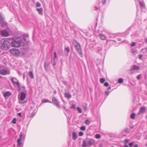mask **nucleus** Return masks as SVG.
Returning <instances> with one entry per match:
<instances>
[{"label": "nucleus", "mask_w": 147, "mask_h": 147, "mask_svg": "<svg viewBox=\"0 0 147 147\" xmlns=\"http://www.w3.org/2000/svg\"><path fill=\"white\" fill-rule=\"evenodd\" d=\"M131 52L133 54H136L137 53L136 49H132Z\"/></svg>", "instance_id": "4be33fe9"}, {"label": "nucleus", "mask_w": 147, "mask_h": 147, "mask_svg": "<svg viewBox=\"0 0 147 147\" xmlns=\"http://www.w3.org/2000/svg\"><path fill=\"white\" fill-rule=\"evenodd\" d=\"M18 115L19 117H21V114L20 113H18Z\"/></svg>", "instance_id": "3c124183"}, {"label": "nucleus", "mask_w": 147, "mask_h": 147, "mask_svg": "<svg viewBox=\"0 0 147 147\" xmlns=\"http://www.w3.org/2000/svg\"><path fill=\"white\" fill-rule=\"evenodd\" d=\"M4 96L6 98L9 97L12 94L9 91H6L3 93Z\"/></svg>", "instance_id": "9b49d317"}, {"label": "nucleus", "mask_w": 147, "mask_h": 147, "mask_svg": "<svg viewBox=\"0 0 147 147\" xmlns=\"http://www.w3.org/2000/svg\"><path fill=\"white\" fill-rule=\"evenodd\" d=\"M77 110L78 111V112L79 113H81L82 112V110H81V109L80 108V107H77Z\"/></svg>", "instance_id": "2f4dec72"}, {"label": "nucleus", "mask_w": 147, "mask_h": 147, "mask_svg": "<svg viewBox=\"0 0 147 147\" xmlns=\"http://www.w3.org/2000/svg\"><path fill=\"white\" fill-rule=\"evenodd\" d=\"M36 6L37 7H40L41 6V4L39 2H38L36 3Z\"/></svg>", "instance_id": "4c0bfd02"}, {"label": "nucleus", "mask_w": 147, "mask_h": 147, "mask_svg": "<svg viewBox=\"0 0 147 147\" xmlns=\"http://www.w3.org/2000/svg\"><path fill=\"white\" fill-rule=\"evenodd\" d=\"M88 146V140H83V143L82 145V147H86Z\"/></svg>", "instance_id": "f8f14e48"}, {"label": "nucleus", "mask_w": 147, "mask_h": 147, "mask_svg": "<svg viewBox=\"0 0 147 147\" xmlns=\"http://www.w3.org/2000/svg\"><path fill=\"white\" fill-rule=\"evenodd\" d=\"M10 42L8 40H5L1 45V48L4 50H8L11 46Z\"/></svg>", "instance_id": "f03ea898"}, {"label": "nucleus", "mask_w": 147, "mask_h": 147, "mask_svg": "<svg viewBox=\"0 0 147 147\" xmlns=\"http://www.w3.org/2000/svg\"><path fill=\"white\" fill-rule=\"evenodd\" d=\"M11 81L13 84L14 86L17 85L18 88L20 89V85L17 79L14 77L13 78L11 79Z\"/></svg>", "instance_id": "39448f33"}, {"label": "nucleus", "mask_w": 147, "mask_h": 147, "mask_svg": "<svg viewBox=\"0 0 147 147\" xmlns=\"http://www.w3.org/2000/svg\"><path fill=\"white\" fill-rule=\"evenodd\" d=\"M90 122L89 120H86L85 121V123L86 125H89L90 124Z\"/></svg>", "instance_id": "f704fd0d"}, {"label": "nucleus", "mask_w": 147, "mask_h": 147, "mask_svg": "<svg viewBox=\"0 0 147 147\" xmlns=\"http://www.w3.org/2000/svg\"><path fill=\"white\" fill-rule=\"evenodd\" d=\"M100 82L101 83H103L105 81V79L104 78H101L100 79Z\"/></svg>", "instance_id": "cd10ccee"}, {"label": "nucleus", "mask_w": 147, "mask_h": 147, "mask_svg": "<svg viewBox=\"0 0 147 147\" xmlns=\"http://www.w3.org/2000/svg\"><path fill=\"white\" fill-rule=\"evenodd\" d=\"M104 85L105 86H109V84L108 83L106 82L105 83Z\"/></svg>", "instance_id": "a18cd8bd"}, {"label": "nucleus", "mask_w": 147, "mask_h": 147, "mask_svg": "<svg viewBox=\"0 0 147 147\" xmlns=\"http://www.w3.org/2000/svg\"><path fill=\"white\" fill-rule=\"evenodd\" d=\"M111 89V86L109 87H108V89H107L108 90H110Z\"/></svg>", "instance_id": "5fc2aeb1"}, {"label": "nucleus", "mask_w": 147, "mask_h": 147, "mask_svg": "<svg viewBox=\"0 0 147 147\" xmlns=\"http://www.w3.org/2000/svg\"><path fill=\"white\" fill-rule=\"evenodd\" d=\"M80 129L81 130L84 131L86 129V127L84 126H83L80 127Z\"/></svg>", "instance_id": "e433bc0d"}, {"label": "nucleus", "mask_w": 147, "mask_h": 147, "mask_svg": "<svg viewBox=\"0 0 147 147\" xmlns=\"http://www.w3.org/2000/svg\"><path fill=\"white\" fill-rule=\"evenodd\" d=\"M96 8V9L97 10L98 9V7H95Z\"/></svg>", "instance_id": "338daca9"}, {"label": "nucleus", "mask_w": 147, "mask_h": 147, "mask_svg": "<svg viewBox=\"0 0 147 147\" xmlns=\"http://www.w3.org/2000/svg\"><path fill=\"white\" fill-rule=\"evenodd\" d=\"M146 109L145 107H142L140 110V113H144L145 112Z\"/></svg>", "instance_id": "412c9836"}, {"label": "nucleus", "mask_w": 147, "mask_h": 147, "mask_svg": "<svg viewBox=\"0 0 147 147\" xmlns=\"http://www.w3.org/2000/svg\"><path fill=\"white\" fill-rule=\"evenodd\" d=\"M95 138L97 139H98L100 138L101 136L99 134H96L95 136Z\"/></svg>", "instance_id": "473e14b6"}, {"label": "nucleus", "mask_w": 147, "mask_h": 147, "mask_svg": "<svg viewBox=\"0 0 147 147\" xmlns=\"http://www.w3.org/2000/svg\"><path fill=\"white\" fill-rule=\"evenodd\" d=\"M42 102L43 103H45L46 102H49L50 103H51V102L49 101L48 99H43L42 100Z\"/></svg>", "instance_id": "393cba45"}, {"label": "nucleus", "mask_w": 147, "mask_h": 147, "mask_svg": "<svg viewBox=\"0 0 147 147\" xmlns=\"http://www.w3.org/2000/svg\"><path fill=\"white\" fill-rule=\"evenodd\" d=\"M29 77H30V78L33 79L34 78V76L33 74V72L32 71H30L29 73Z\"/></svg>", "instance_id": "aec40b11"}, {"label": "nucleus", "mask_w": 147, "mask_h": 147, "mask_svg": "<svg viewBox=\"0 0 147 147\" xmlns=\"http://www.w3.org/2000/svg\"><path fill=\"white\" fill-rule=\"evenodd\" d=\"M134 144V142H132L129 143V146L130 147H132L133 146V145Z\"/></svg>", "instance_id": "a19ab883"}, {"label": "nucleus", "mask_w": 147, "mask_h": 147, "mask_svg": "<svg viewBox=\"0 0 147 147\" xmlns=\"http://www.w3.org/2000/svg\"><path fill=\"white\" fill-rule=\"evenodd\" d=\"M25 78V76H24H24H23V78Z\"/></svg>", "instance_id": "69168bd1"}, {"label": "nucleus", "mask_w": 147, "mask_h": 147, "mask_svg": "<svg viewBox=\"0 0 147 147\" xmlns=\"http://www.w3.org/2000/svg\"><path fill=\"white\" fill-rule=\"evenodd\" d=\"M22 133H21L20 134V138H21V139H22Z\"/></svg>", "instance_id": "8fccbe9b"}, {"label": "nucleus", "mask_w": 147, "mask_h": 147, "mask_svg": "<svg viewBox=\"0 0 147 147\" xmlns=\"http://www.w3.org/2000/svg\"><path fill=\"white\" fill-rule=\"evenodd\" d=\"M2 43V41L1 40H0V45H1Z\"/></svg>", "instance_id": "13d9d810"}, {"label": "nucleus", "mask_w": 147, "mask_h": 147, "mask_svg": "<svg viewBox=\"0 0 147 147\" xmlns=\"http://www.w3.org/2000/svg\"><path fill=\"white\" fill-rule=\"evenodd\" d=\"M106 1V0H102V2L103 4H104Z\"/></svg>", "instance_id": "de8ad7c7"}, {"label": "nucleus", "mask_w": 147, "mask_h": 147, "mask_svg": "<svg viewBox=\"0 0 147 147\" xmlns=\"http://www.w3.org/2000/svg\"><path fill=\"white\" fill-rule=\"evenodd\" d=\"M36 10L38 12V13L40 15L42 16L43 15V9L42 8H37Z\"/></svg>", "instance_id": "4468645a"}, {"label": "nucleus", "mask_w": 147, "mask_h": 147, "mask_svg": "<svg viewBox=\"0 0 147 147\" xmlns=\"http://www.w3.org/2000/svg\"><path fill=\"white\" fill-rule=\"evenodd\" d=\"M52 101L58 107H59V103L58 100L55 97H53L52 99Z\"/></svg>", "instance_id": "1a4fd4ad"}, {"label": "nucleus", "mask_w": 147, "mask_h": 147, "mask_svg": "<svg viewBox=\"0 0 147 147\" xmlns=\"http://www.w3.org/2000/svg\"><path fill=\"white\" fill-rule=\"evenodd\" d=\"M74 43V45L75 47L76 48L78 52L80 55H82L83 53L80 44L76 41H75Z\"/></svg>", "instance_id": "7ed1b4c3"}, {"label": "nucleus", "mask_w": 147, "mask_h": 147, "mask_svg": "<svg viewBox=\"0 0 147 147\" xmlns=\"http://www.w3.org/2000/svg\"><path fill=\"white\" fill-rule=\"evenodd\" d=\"M55 64L56 63L55 62H54L53 64V66H55Z\"/></svg>", "instance_id": "680f3d73"}, {"label": "nucleus", "mask_w": 147, "mask_h": 147, "mask_svg": "<svg viewBox=\"0 0 147 147\" xmlns=\"http://www.w3.org/2000/svg\"><path fill=\"white\" fill-rule=\"evenodd\" d=\"M49 65L47 63H45L44 65V67L45 68V69L47 71L48 70V67Z\"/></svg>", "instance_id": "bb28decb"}, {"label": "nucleus", "mask_w": 147, "mask_h": 147, "mask_svg": "<svg viewBox=\"0 0 147 147\" xmlns=\"http://www.w3.org/2000/svg\"><path fill=\"white\" fill-rule=\"evenodd\" d=\"M65 97L68 98H70L71 97V95L69 93H65Z\"/></svg>", "instance_id": "5701e85b"}, {"label": "nucleus", "mask_w": 147, "mask_h": 147, "mask_svg": "<svg viewBox=\"0 0 147 147\" xmlns=\"http://www.w3.org/2000/svg\"><path fill=\"white\" fill-rule=\"evenodd\" d=\"M26 96V93L22 92L21 93L20 96V100L21 101L24 100Z\"/></svg>", "instance_id": "9d476101"}, {"label": "nucleus", "mask_w": 147, "mask_h": 147, "mask_svg": "<svg viewBox=\"0 0 147 147\" xmlns=\"http://www.w3.org/2000/svg\"><path fill=\"white\" fill-rule=\"evenodd\" d=\"M136 45V43L135 42H133L132 43L131 45V46L132 47Z\"/></svg>", "instance_id": "49530a36"}, {"label": "nucleus", "mask_w": 147, "mask_h": 147, "mask_svg": "<svg viewBox=\"0 0 147 147\" xmlns=\"http://www.w3.org/2000/svg\"><path fill=\"white\" fill-rule=\"evenodd\" d=\"M141 51L142 52V53L146 55H147V47L144 49H142Z\"/></svg>", "instance_id": "2eb2a0df"}, {"label": "nucleus", "mask_w": 147, "mask_h": 147, "mask_svg": "<svg viewBox=\"0 0 147 147\" xmlns=\"http://www.w3.org/2000/svg\"><path fill=\"white\" fill-rule=\"evenodd\" d=\"M23 39L25 41H26V38H23Z\"/></svg>", "instance_id": "0e129e2a"}, {"label": "nucleus", "mask_w": 147, "mask_h": 147, "mask_svg": "<svg viewBox=\"0 0 147 147\" xmlns=\"http://www.w3.org/2000/svg\"><path fill=\"white\" fill-rule=\"evenodd\" d=\"M99 36L102 40H105L106 38V36L102 34H100Z\"/></svg>", "instance_id": "a211bd4d"}, {"label": "nucleus", "mask_w": 147, "mask_h": 147, "mask_svg": "<svg viewBox=\"0 0 147 147\" xmlns=\"http://www.w3.org/2000/svg\"><path fill=\"white\" fill-rule=\"evenodd\" d=\"M54 60H55V59L57 57V56L56 53L55 52H54Z\"/></svg>", "instance_id": "79ce46f5"}, {"label": "nucleus", "mask_w": 147, "mask_h": 147, "mask_svg": "<svg viewBox=\"0 0 147 147\" xmlns=\"http://www.w3.org/2000/svg\"><path fill=\"white\" fill-rule=\"evenodd\" d=\"M109 37L111 38H114L115 37V35L114 34H110Z\"/></svg>", "instance_id": "c85d7f7f"}, {"label": "nucleus", "mask_w": 147, "mask_h": 147, "mask_svg": "<svg viewBox=\"0 0 147 147\" xmlns=\"http://www.w3.org/2000/svg\"><path fill=\"white\" fill-rule=\"evenodd\" d=\"M10 73L9 70L5 69H2L0 70V74L2 75L9 74Z\"/></svg>", "instance_id": "6e6552de"}, {"label": "nucleus", "mask_w": 147, "mask_h": 147, "mask_svg": "<svg viewBox=\"0 0 147 147\" xmlns=\"http://www.w3.org/2000/svg\"><path fill=\"white\" fill-rule=\"evenodd\" d=\"M123 82V79L120 78H119L118 81V82L119 83H121Z\"/></svg>", "instance_id": "72a5a7b5"}, {"label": "nucleus", "mask_w": 147, "mask_h": 147, "mask_svg": "<svg viewBox=\"0 0 147 147\" xmlns=\"http://www.w3.org/2000/svg\"><path fill=\"white\" fill-rule=\"evenodd\" d=\"M34 115L32 113L31 114V116H30V117H33V116H34Z\"/></svg>", "instance_id": "4d7b16f0"}, {"label": "nucleus", "mask_w": 147, "mask_h": 147, "mask_svg": "<svg viewBox=\"0 0 147 147\" xmlns=\"http://www.w3.org/2000/svg\"><path fill=\"white\" fill-rule=\"evenodd\" d=\"M135 114L134 113H133L130 115V117L132 119H134L135 118Z\"/></svg>", "instance_id": "b1692460"}, {"label": "nucleus", "mask_w": 147, "mask_h": 147, "mask_svg": "<svg viewBox=\"0 0 147 147\" xmlns=\"http://www.w3.org/2000/svg\"><path fill=\"white\" fill-rule=\"evenodd\" d=\"M88 146H90L93 145L95 142V141L93 139H90L88 140Z\"/></svg>", "instance_id": "ddd939ff"}, {"label": "nucleus", "mask_w": 147, "mask_h": 147, "mask_svg": "<svg viewBox=\"0 0 147 147\" xmlns=\"http://www.w3.org/2000/svg\"><path fill=\"white\" fill-rule=\"evenodd\" d=\"M19 90L23 92H25L26 93L27 92V91L26 90L25 87L24 86H22L21 87H20V89L19 88Z\"/></svg>", "instance_id": "6ab92c4d"}, {"label": "nucleus", "mask_w": 147, "mask_h": 147, "mask_svg": "<svg viewBox=\"0 0 147 147\" xmlns=\"http://www.w3.org/2000/svg\"><path fill=\"white\" fill-rule=\"evenodd\" d=\"M84 109L85 110H86L87 109V107H86V104L85 105V107H84Z\"/></svg>", "instance_id": "603ef678"}, {"label": "nucleus", "mask_w": 147, "mask_h": 147, "mask_svg": "<svg viewBox=\"0 0 147 147\" xmlns=\"http://www.w3.org/2000/svg\"><path fill=\"white\" fill-rule=\"evenodd\" d=\"M56 92H56V90H54V92H53V93L54 94H56Z\"/></svg>", "instance_id": "864d4df0"}, {"label": "nucleus", "mask_w": 147, "mask_h": 147, "mask_svg": "<svg viewBox=\"0 0 147 147\" xmlns=\"http://www.w3.org/2000/svg\"><path fill=\"white\" fill-rule=\"evenodd\" d=\"M11 43V47H18L22 45L23 41L21 38L18 37L15 40L12 39Z\"/></svg>", "instance_id": "f257e3e1"}, {"label": "nucleus", "mask_w": 147, "mask_h": 147, "mask_svg": "<svg viewBox=\"0 0 147 147\" xmlns=\"http://www.w3.org/2000/svg\"><path fill=\"white\" fill-rule=\"evenodd\" d=\"M139 4L140 6L142 7H145L144 3L142 2H140L139 3Z\"/></svg>", "instance_id": "c756f323"}, {"label": "nucleus", "mask_w": 147, "mask_h": 147, "mask_svg": "<svg viewBox=\"0 0 147 147\" xmlns=\"http://www.w3.org/2000/svg\"><path fill=\"white\" fill-rule=\"evenodd\" d=\"M70 108L71 109H76V105L74 104H72V105L71 106Z\"/></svg>", "instance_id": "c9c22d12"}, {"label": "nucleus", "mask_w": 147, "mask_h": 147, "mask_svg": "<svg viewBox=\"0 0 147 147\" xmlns=\"http://www.w3.org/2000/svg\"><path fill=\"white\" fill-rule=\"evenodd\" d=\"M109 93L108 91H107L105 92V94L107 96H108L109 94Z\"/></svg>", "instance_id": "09e8293b"}, {"label": "nucleus", "mask_w": 147, "mask_h": 147, "mask_svg": "<svg viewBox=\"0 0 147 147\" xmlns=\"http://www.w3.org/2000/svg\"><path fill=\"white\" fill-rule=\"evenodd\" d=\"M65 50L67 52V55H68V53L70 51V49L69 47H67L66 48H65Z\"/></svg>", "instance_id": "a878e982"}, {"label": "nucleus", "mask_w": 147, "mask_h": 147, "mask_svg": "<svg viewBox=\"0 0 147 147\" xmlns=\"http://www.w3.org/2000/svg\"><path fill=\"white\" fill-rule=\"evenodd\" d=\"M125 147H129L127 145H125Z\"/></svg>", "instance_id": "052dcab7"}, {"label": "nucleus", "mask_w": 147, "mask_h": 147, "mask_svg": "<svg viewBox=\"0 0 147 147\" xmlns=\"http://www.w3.org/2000/svg\"><path fill=\"white\" fill-rule=\"evenodd\" d=\"M0 34L2 37H7L9 35V33L5 30L0 31Z\"/></svg>", "instance_id": "0eeeda50"}, {"label": "nucleus", "mask_w": 147, "mask_h": 147, "mask_svg": "<svg viewBox=\"0 0 147 147\" xmlns=\"http://www.w3.org/2000/svg\"><path fill=\"white\" fill-rule=\"evenodd\" d=\"M145 41L147 43V38L146 39Z\"/></svg>", "instance_id": "e2e57ef3"}, {"label": "nucleus", "mask_w": 147, "mask_h": 147, "mask_svg": "<svg viewBox=\"0 0 147 147\" xmlns=\"http://www.w3.org/2000/svg\"><path fill=\"white\" fill-rule=\"evenodd\" d=\"M137 78L138 80L140 79L141 78V75H138L137 77Z\"/></svg>", "instance_id": "ea45409f"}, {"label": "nucleus", "mask_w": 147, "mask_h": 147, "mask_svg": "<svg viewBox=\"0 0 147 147\" xmlns=\"http://www.w3.org/2000/svg\"><path fill=\"white\" fill-rule=\"evenodd\" d=\"M25 36H26V37H28V34H25V35H24V37Z\"/></svg>", "instance_id": "6e6d98bb"}, {"label": "nucleus", "mask_w": 147, "mask_h": 147, "mask_svg": "<svg viewBox=\"0 0 147 147\" xmlns=\"http://www.w3.org/2000/svg\"><path fill=\"white\" fill-rule=\"evenodd\" d=\"M72 139L74 140H76L77 138V136L75 132H73L72 134Z\"/></svg>", "instance_id": "dca6fc26"}, {"label": "nucleus", "mask_w": 147, "mask_h": 147, "mask_svg": "<svg viewBox=\"0 0 147 147\" xmlns=\"http://www.w3.org/2000/svg\"><path fill=\"white\" fill-rule=\"evenodd\" d=\"M143 56L142 55L140 54L139 55V59H140L142 60L143 59Z\"/></svg>", "instance_id": "58836bf2"}, {"label": "nucleus", "mask_w": 147, "mask_h": 147, "mask_svg": "<svg viewBox=\"0 0 147 147\" xmlns=\"http://www.w3.org/2000/svg\"><path fill=\"white\" fill-rule=\"evenodd\" d=\"M22 139L19 138L18 139L17 142L18 143L17 147H20L22 144Z\"/></svg>", "instance_id": "f3484780"}, {"label": "nucleus", "mask_w": 147, "mask_h": 147, "mask_svg": "<svg viewBox=\"0 0 147 147\" xmlns=\"http://www.w3.org/2000/svg\"><path fill=\"white\" fill-rule=\"evenodd\" d=\"M140 69L139 67L138 66H136L134 65L131 66V69L130 71L131 72L130 74H132L134 73V70H139Z\"/></svg>", "instance_id": "423d86ee"}, {"label": "nucleus", "mask_w": 147, "mask_h": 147, "mask_svg": "<svg viewBox=\"0 0 147 147\" xmlns=\"http://www.w3.org/2000/svg\"><path fill=\"white\" fill-rule=\"evenodd\" d=\"M64 109H65V107H64Z\"/></svg>", "instance_id": "774afa93"}, {"label": "nucleus", "mask_w": 147, "mask_h": 147, "mask_svg": "<svg viewBox=\"0 0 147 147\" xmlns=\"http://www.w3.org/2000/svg\"><path fill=\"white\" fill-rule=\"evenodd\" d=\"M83 133L82 132H80L79 133V135L80 136H82L83 135Z\"/></svg>", "instance_id": "37998d69"}, {"label": "nucleus", "mask_w": 147, "mask_h": 147, "mask_svg": "<svg viewBox=\"0 0 147 147\" xmlns=\"http://www.w3.org/2000/svg\"><path fill=\"white\" fill-rule=\"evenodd\" d=\"M134 147H138V145H135L134 146Z\"/></svg>", "instance_id": "bf43d9fd"}, {"label": "nucleus", "mask_w": 147, "mask_h": 147, "mask_svg": "<svg viewBox=\"0 0 147 147\" xmlns=\"http://www.w3.org/2000/svg\"><path fill=\"white\" fill-rule=\"evenodd\" d=\"M129 140L127 139H126L125 140V144H127L129 143Z\"/></svg>", "instance_id": "c03bdc74"}, {"label": "nucleus", "mask_w": 147, "mask_h": 147, "mask_svg": "<svg viewBox=\"0 0 147 147\" xmlns=\"http://www.w3.org/2000/svg\"><path fill=\"white\" fill-rule=\"evenodd\" d=\"M10 53L16 56H17L20 55V51L15 49H11L9 50Z\"/></svg>", "instance_id": "20e7f679"}, {"label": "nucleus", "mask_w": 147, "mask_h": 147, "mask_svg": "<svg viewBox=\"0 0 147 147\" xmlns=\"http://www.w3.org/2000/svg\"><path fill=\"white\" fill-rule=\"evenodd\" d=\"M16 118H14L12 120L11 122L13 124L16 123Z\"/></svg>", "instance_id": "7c9ffc66"}]
</instances>
